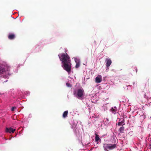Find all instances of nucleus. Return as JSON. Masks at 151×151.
<instances>
[{"label": "nucleus", "instance_id": "obj_1", "mask_svg": "<svg viewBox=\"0 0 151 151\" xmlns=\"http://www.w3.org/2000/svg\"><path fill=\"white\" fill-rule=\"evenodd\" d=\"M58 57L60 60L63 63L62 65V67L68 73H70L71 71V63L69 56L65 52L59 54Z\"/></svg>", "mask_w": 151, "mask_h": 151}, {"label": "nucleus", "instance_id": "obj_2", "mask_svg": "<svg viewBox=\"0 0 151 151\" xmlns=\"http://www.w3.org/2000/svg\"><path fill=\"white\" fill-rule=\"evenodd\" d=\"M84 93V91L83 89H78L77 91V92L76 91H74L73 94L77 98L79 99V98L83 96Z\"/></svg>", "mask_w": 151, "mask_h": 151}, {"label": "nucleus", "instance_id": "obj_3", "mask_svg": "<svg viewBox=\"0 0 151 151\" xmlns=\"http://www.w3.org/2000/svg\"><path fill=\"white\" fill-rule=\"evenodd\" d=\"M104 145H105V146L104 147V150L107 151H108V149H113L115 148L116 146V145L115 144H106V145L104 144Z\"/></svg>", "mask_w": 151, "mask_h": 151}, {"label": "nucleus", "instance_id": "obj_4", "mask_svg": "<svg viewBox=\"0 0 151 151\" xmlns=\"http://www.w3.org/2000/svg\"><path fill=\"white\" fill-rule=\"evenodd\" d=\"M102 77L101 75H98L95 78V82L100 83L102 81Z\"/></svg>", "mask_w": 151, "mask_h": 151}, {"label": "nucleus", "instance_id": "obj_5", "mask_svg": "<svg viewBox=\"0 0 151 151\" xmlns=\"http://www.w3.org/2000/svg\"><path fill=\"white\" fill-rule=\"evenodd\" d=\"M106 66L107 67H109L112 63L111 60L110 59L107 58L106 60Z\"/></svg>", "mask_w": 151, "mask_h": 151}, {"label": "nucleus", "instance_id": "obj_6", "mask_svg": "<svg viewBox=\"0 0 151 151\" xmlns=\"http://www.w3.org/2000/svg\"><path fill=\"white\" fill-rule=\"evenodd\" d=\"M15 131H16V129H13L12 128H6V132H9V133H11V132L14 133Z\"/></svg>", "mask_w": 151, "mask_h": 151}, {"label": "nucleus", "instance_id": "obj_7", "mask_svg": "<svg viewBox=\"0 0 151 151\" xmlns=\"http://www.w3.org/2000/svg\"><path fill=\"white\" fill-rule=\"evenodd\" d=\"M137 68H135V67H132V68L130 69V72L131 73H136L137 71Z\"/></svg>", "mask_w": 151, "mask_h": 151}, {"label": "nucleus", "instance_id": "obj_8", "mask_svg": "<svg viewBox=\"0 0 151 151\" xmlns=\"http://www.w3.org/2000/svg\"><path fill=\"white\" fill-rule=\"evenodd\" d=\"M15 37V35L13 34H9L8 37V38L10 39H14Z\"/></svg>", "mask_w": 151, "mask_h": 151}, {"label": "nucleus", "instance_id": "obj_9", "mask_svg": "<svg viewBox=\"0 0 151 151\" xmlns=\"http://www.w3.org/2000/svg\"><path fill=\"white\" fill-rule=\"evenodd\" d=\"M75 62L76 63V68H79L80 65V61L78 60H75Z\"/></svg>", "mask_w": 151, "mask_h": 151}, {"label": "nucleus", "instance_id": "obj_10", "mask_svg": "<svg viewBox=\"0 0 151 151\" xmlns=\"http://www.w3.org/2000/svg\"><path fill=\"white\" fill-rule=\"evenodd\" d=\"M68 110L64 111L63 115V118H65L68 115Z\"/></svg>", "mask_w": 151, "mask_h": 151}, {"label": "nucleus", "instance_id": "obj_11", "mask_svg": "<svg viewBox=\"0 0 151 151\" xmlns=\"http://www.w3.org/2000/svg\"><path fill=\"white\" fill-rule=\"evenodd\" d=\"M125 124V123H124L122 127H120L119 129V131L120 132H123V131L124 130V127L123 126V125H124Z\"/></svg>", "mask_w": 151, "mask_h": 151}, {"label": "nucleus", "instance_id": "obj_12", "mask_svg": "<svg viewBox=\"0 0 151 151\" xmlns=\"http://www.w3.org/2000/svg\"><path fill=\"white\" fill-rule=\"evenodd\" d=\"M111 109L112 110V111L113 113H115L116 111V107H114V108H111Z\"/></svg>", "mask_w": 151, "mask_h": 151}, {"label": "nucleus", "instance_id": "obj_13", "mask_svg": "<svg viewBox=\"0 0 151 151\" xmlns=\"http://www.w3.org/2000/svg\"><path fill=\"white\" fill-rule=\"evenodd\" d=\"M4 70H5L3 68L1 67V66H0V74L3 73Z\"/></svg>", "mask_w": 151, "mask_h": 151}, {"label": "nucleus", "instance_id": "obj_14", "mask_svg": "<svg viewBox=\"0 0 151 151\" xmlns=\"http://www.w3.org/2000/svg\"><path fill=\"white\" fill-rule=\"evenodd\" d=\"M124 119H123L122 121H121L120 122H118L117 124V125L119 126H120V125H122V124H123V123H124Z\"/></svg>", "mask_w": 151, "mask_h": 151}, {"label": "nucleus", "instance_id": "obj_15", "mask_svg": "<svg viewBox=\"0 0 151 151\" xmlns=\"http://www.w3.org/2000/svg\"><path fill=\"white\" fill-rule=\"evenodd\" d=\"M100 139V137L98 134H96L95 137V140L96 142H98Z\"/></svg>", "mask_w": 151, "mask_h": 151}, {"label": "nucleus", "instance_id": "obj_16", "mask_svg": "<svg viewBox=\"0 0 151 151\" xmlns=\"http://www.w3.org/2000/svg\"><path fill=\"white\" fill-rule=\"evenodd\" d=\"M17 108V107H13L11 108V111H14L15 109H16Z\"/></svg>", "mask_w": 151, "mask_h": 151}, {"label": "nucleus", "instance_id": "obj_17", "mask_svg": "<svg viewBox=\"0 0 151 151\" xmlns=\"http://www.w3.org/2000/svg\"><path fill=\"white\" fill-rule=\"evenodd\" d=\"M66 86L68 87H71V85L69 83H66Z\"/></svg>", "mask_w": 151, "mask_h": 151}]
</instances>
